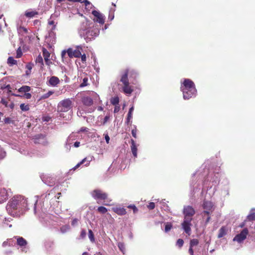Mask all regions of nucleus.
<instances>
[{
    "label": "nucleus",
    "instance_id": "64",
    "mask_svg": "<svg viewBox=\"0 0 255 255\" xmlns=\"http://www.w3.org/2000/svg\"><path fill=\"white\" fill-rule=\"evenodd\" d=\"M80 142L76 141L74 144V146L75 147H78L80 146Z\"/></svg>",
    "mask_w": 255,
    "mask_h": 255
},
{
    "label": "nucleus",
    "instance_id": "9",
    "mask_svg": "<svg viewBox=\"0 0 255 255\" xmlns=\"http://www.w3.org/2000/svg\"><path fill=\"white\" fill-rule=\"evenodd\" d=\"M83 47L81 45L76 46L75 49L73 48H69L67 51L64 50L62 52V56L63 57L67 53L70 58L73 57H80L81 53L82 52Z\"/></svg>",
    "mask_w": 255,
    "mask_h": 255
},
{
    "label": "nucleus",
    "instance_id": "45",
    "mask_svg": "<svg viewBox=\"0 0 255 255\" xmlns=\"http://www.w3.org/2000/svg\"><path fill=\"white\" fill-rule=\"evenodd\" d=\"M247 219L249 221H254L255 220V213H250L248 216Z\"/></svg>",
    "mask_w": 255,
    "mask_h": 255
},
{
    "label": "nucleus",
    "instance_id": "35",
    "mask_svg": "<svg viewBox=\"0 0 255 255\" xmlns=\"http://www.w3.org/2000/svg\"><path fill=\"white\" fill-rule=\"evenodd\" d=\"M7 63L10 65L12 66L17 64L16 60H14L12 57H9L7 59Z\"/></svg>",
    "mask_w": 255,
    "mask_h": 255
},
{
    "label": "nucleus",
    "instance_id": "60",
    "mask_svg": "<svg viewBox=\"0 0 255 255\" xmlns=\"http://www.w3.org/2000/svg\"><path fill=\"white\" fill-rule=\"evenodd\" d=\"M104 135H105V140L107 142V143H109V141H110V138L108 135V134L107 133H104Z\"/></svg>",
    "mask_w": 255,
    "mask_h": 255
},
{
    "label": "nucleus",
    "instance_id": "3",
    "mask_svg": "<svg viewBox=\"0 0 255 255\" xmlns=\"http://www.w3.org/2000/svg\"><path fill=\"white\" fill-rule=\"evenodd\" d=\"M27 200L22 195H15L8 202L6 206L7 213L13 217H19L27 209Z\"/></svg>",
    "mask_w": 255,
    "mask_h": 255
},
{
    "label": "nucleus",
    "instance_id": "2",
    "mask_svg": "<svg viewBox=\"0 0 255 255\" xmlns=\"http://www.w3.org/2000/svg\"><path fill=\"white\" fill-rule=\"evenodd\" d=\"M137 72L133 69L127 68L121 73L120 82L123 84L121 91L123 92L128 96L131 95L133 92V87L130 85H136L137 81L136 78L138 77Z\"/></svg>",
    "mask_w": 255,
    "mask_h": 255
},
{
    "label": "nucleus",
    "instance_id": "51",
    "mask_svg": "<svg viewBox=\"0 0 255 255\" xmlns=\"http://www.w3.org/2000/svg\"><path fill=\"white\" fill-rule=\"evenodd\" d=\"M22 55V52L20 47H19L16 51V58H20Z\"/></svg>",
    "mask_w": 255,
    "mask_h": 255
},
{
    "label": "nucleus",
    "instance_id": "50",
    "mask_svg": "<svg viewBox=\"0 0 255 255\" xmlns=\"http://www.w3.org/2000/svg\"><path fill=\"white\" fill-rule=\"evenodd\" d=\"M36 62L43 64V58L41 56L39 55L36 59Z\"/></svg>",
    "mask_w": 255,
    "mask_h": 255
},
{
    "label": "nucleus",
    "instance_id": "46",
    "mask_svg": "<svg viewBox=\"0 0 255 255\" xmlns=\"http://www.w3.org/2000/svg\"><path fill=\"white\" fill-rule=\"evenodd\" d=\"M6 155V153L0 146V160L2 159Z\"/></svg>",
    "mask_w": 255,
    "mask_h": 255
},
{
    "label": "nucleus",
    "instance_id": "58",
    "mask_svg": "<svg viewBox=\"0 0 255 255\" xmlns=\"http://www.w3.org/2000/svg\"><path fill=\"white\" fill-rule=\"evenodd\" d=\"M81 57V61L84 63L86 61V56L85 54H82L80 56Z\"/></svg>",
    "mask_w": 255,
    "mask_h": 255
},
{
    "label": "nucleus",
    "instance_id": "30",
    "mask_svg": "<svg viewBox=\"0 0 255 255\" xmlns=\"http://www.w3.org/2000/svg\"><path fill=\"white\" fill-rule=\"evenodd\" d=\"M73 137V134H70L69 136L68 137L67 142L65 144V147L68 149L69 150L70 148V144H72V142H70L71 139L73 140L72 138Z\"/></svg>",
    "mask_w": 255,
    "mask_h": 255
},
{
    "label": "nucleus",
    "instance_id": "24",
    "mask_svg": "<svg viewBox=\"0 0 255 255\" xmlns=\"http://www.w3.org/2000/svg\"><path fill=\"white\" fill-rule=\"evenodd\" d=\"M130 143H131L130 148H131V150L132 153L134 157H137V145L136 144V143L134 141V140L132 139H131Z\"/></svg>",
    "mask_w": 255,
    "mask_h": 255
},
{
    "label": "nucleus",
    "instance_id": "21",
    "mask_svg": "<svg viewBox=\"0 0 255 255\" xmlns=\"http://www.w3.org/2000/svg\"><path fill=\"white\" fill-rule=\"evenodd\" d=\"M42 52L46 64L48 65H49L50 64L52 63V62L49 59L50 55L49 52L45 48H43Z\"/></svg>",
    "mask_w": 255,
    "mask_h": 255
},
{
    "label": "nucleus",
    "instance_id": "8",
    "mask_svg": "<svg viewBox=\"0 0 255 255\" xmlns=\"http://www.w3.org/2000/svg\"><path fill=\"white\" fill-rule=\"evenodd\" d=\"M72 108V101L70 99H66L60 101L57 105V112L62 117L61 113L67 112Z\"/></svg>",
    "mask_w": 255,
    "mask_h": 255
},
{
    "label": "nucleus",
    "instance_id": "44",
    "mask_svg": "<svg viewBox=\"0 0 255 255\" xmlns=\"http://www.w3.org/2000/svg\"><path fill=\"white\" fill-rule=\"evenodd\" d=\"M184 244V241L181 239H179L176 243V245L179 248H181Z\"/></svg>",
    "mask_w": 255,
    "mask_h": 255
},
{
    "label": "nucleus",
    "instance_id": "28",
    "mask_svg": "<svg viewBox=\"0 0 255 255\" xmlns=\"http://www.w3.org/2000/svg\"><path fill=\"white\" fill-rule=\"evenodd\" d=\"M17 244L20 247H24L27 244V242L22 237L17 238Z\"/></svg>",
    "mask_w": 255,
    "mask_h": 255
},
{
    "label": "nucleus",
    "instance_id": "5",
    "mask_svg": "<svg viewBox=\"0 0 255 255\" xmlns=\"http://www.w3.org/2000/svg\"><path fill=\"white\" fill-rule=\"evenodd\" d=\"M180 90L184 100H189L197 95V90L194 83L190 79H183L181 81Z\"/></svg>",
    "mask_w": 255,
    "mask_h": 255
},
{
    "label": "nucleus",
    "instance_id": "23",
    "mask_svg": "<svg viewBox=\"0 0 255 255\" xmlns=\"http://www.w3.org/2000/svg\"><path fill=\"white\" fill-rule=\"evenodd\" d=\"M0 103L5 107L9 108L11 109H13L14 108V104L8 99L2 98Z\"/></svg>",
    "mask_w": 255,
    "mask_h": 255
},
{
    "label": "nucleus",
    "instance_id": "57",
    "mask_svg": "<svg viewBox=\"0 0 255 255\" xmlns=\"http://www.w3.org/2000/svg\"><path fill=\"white\" fill-rule=\"evenodd\" d=\"M78 220L77 219H74L72 221V223H71V225L73 226H75L76 225H77L78 224Z\"/></svg>",
    "mask_w": 255,
    "mask_h": 255
},
{
    "label": "nucleus",
    "instance_id": "61",
    "mask_svg": "<svg viewBox=\"0 0 255 255\" xmlns=\"http://www.w3.org/2000/svg\"><path fill=\"white\" fill-rule=\"evenodd\" d=\"M110 117L109 116H106L104 119V121H103V125H105L110 119Z\"/></svg>",
    "mask_w": 255,
    "mask_h": 255
},
{
    "label": "nucleus",
    "instance_id": "40",
    "mask_svg": "<svg viewBox=\"0 0 255 255\" xmlns=\"http://www.w3.org/2000/svg\"><path fill=\"white\" fill-rule=\"evenodd\" d=\"M88 77H85L83 79L82 82L81 83L80 87H84L88 85Z\"/></svg>",
    "mask_w": 255,
    "mask_h": 255
},
{
    "label": "nucleus",
    "instance_id": "29",
    "mask_svg": "<svg viewBox=\"0 0 255 255\" xmlns=\"http://www.w3.org/2000/svg\"><path fill=\"white\" fill-rule=\"evenodd\" d=\"M227 234V229L225 227H222L219 231L218 237L221 238Z\"/></svg>",
    "mask_w": 255,
    "mask_h": 255
},
{
    "label": "nucleus",
    "instance_id": "59",
    "mask_svg": "<svg viewBox=\"0 0 255 255\" xmlns=\"http://www.w3.org/2000/svg\"><path fill=\"white\" fill-rule=\"evenodd\" d=\"M88 128L86 127H82L80 128L79 130L78 131V133L80 132H84V131H88Z\"/></svg>",
    "mask_w": 255,
    "mask_h": 255
},
{
    "label": "nucleus",
    "instance_id": "32",
    "mask_svg": "<svg viewBox=\"0 0 255 255\" xmlns=\"http://www.w3.org/2000/svg\"><path fill=\"white\" fill-rule=\"evenodd\" d=\"M118 247L121 252L123 254H125L126 253V248L124 244L122 242H119L118 243Z\"/></svg>",
    "mask_w": 255,
    "mask_h": 255
},
{
    "label": "nucleus",
    "instance_id": "16",
    "mask_svg": "<svg viewBox=\"0 0 255 255\" xmlns=\"http://www.w3.org/2000/svg\"><path fill=\"white\" fill-rule=\"evenodd\" d=\"M94 157L93 156H88L82 159L80 162L73 168L74 170L78 168L83 164H85V166H87L90 164V162L93 160Z\"/></svg>",
    "mask_w": 255,
    "mask_h": 255
},
{
    "label": "nucleus",
    "instance_id": "17",
    "mask_svg": "<svg viewBox=\"0 0 255 255\" xmlns=\"http://www.w3.org/2000/svg\"><path fill=\"white\" fill-rule=\"evenodd\" d=\"M8 196L7 191L5 188H0V204L6 201Z\"/></svg>",
    "mask_w": 255,
    "mask_h": 255
},
{
    "label": "nucleus",
    "instance_id": "22",
    "mask_svg": "<svg viewBox=\"0 0 255 255\" xmlns=\"http://www.w3.org/2000/svg\"><path fill=\"white\" fill-rule=\"evenodd\" d=\"M229 181L228 179H226L225 180V185L223 189L222 190V194L226 196H229Z\"/></svg>",
    "mask_w": 255,
    "mask_h": 255
},
{
    "label": "nucleus",
    "instance_id": "43",
    "mask_svg": "<svg viewBox=\"0 0 255 255\" xmlns=\"http://www.w3.org/2000/svg\"><path fill=\"white\" fill-rule=\"evenodd\" d=\"M132 118V115H130L128 114V116L126 120V124L128 125H131V119Z\"/></svg>",
    "mask_w": 255,
    "mask_h": 255
},
{
    "label": "nucleus",
    "instance_id": "6",
    "mask_svg": "<svg viewBox=\"0 0 255 255\" xmlns=\"http://www.w3.org/2000/svg\"><path fill=\"white\" fill-rule=\"evenodd\" d=\"M183 214L184 220L181 224L182 228L184 232L189 235L191 231V221L193 220V216L195 214V211L191 206H185L183 208Z\"/></svg>",
    "mask_w": 255,
    "mask_h": 255
},
{
    "label": "nucleus",
    "instance_id": "10",
    "mask_svg": "<svg viewBox=\"0 0 255 255\" xmlns=\"http://www.w3.org/2000/svg\"><path fill=\"white\" fill-rule=\"evenodd\" d=\"M203 211L201 213L203 219L205 218V214H212L215 209L213 203L210 201L204 200L202 204Z\"/></svg>",
    "mask_w": 255,
    "mask_h": 255
},
{
    "label": "nucleus",
    "instance_id": "34",
    "mask_svg": "<svg viewBox=\"0 0 255 255\" xmlns=\"http://www.w3.org/2000/svg\"><path fill=\"white\" fill-rule=\"evenodd\" d=\"M32 67L33 64L31 63H28L26 65V68L27 70L25 72V73L26 75H29L30 74Z\"/></svg>",
    "mask_w": 255,
    "mask_h": 255
},
{
    "label": "nucleus",
    "instance_id": "25",
    "mask_svg": "<svg viewBox=\"0 0 255 255\" xmlns=\"http://www.w3.org/2000/svg\"><path fill=\"white\" fill-rule=\"evenodd\" d=\"M38 14V12L36 10H32L28 9L25 11L24 15L29 18L34 17L36 15Z\"/></svg>",
    "mask_w": 255,
    "mask_h": 255
},
{
    "label": "nucleus",
    "instance_id": "31",
    "mask_svg": "<svg viewBox=\"0 0 255 255\" xmlns=\"http://www.w3.org/2000/svg\"><path fill=\"white\" fill-rule=\"evenodd\" d=\"M88 237L91 242H92V243L95 242L94 235L91 230H89L88 231Z\"/></svg>",
    "mask_w": 255,
    "mask_h": 255
},
{
    "label": "nucleus",
    "instance_id": "13",
    "mask_svg": "<svg viewBox=\"0 0 255 255\" xmlns=\"http://www.w3.org/2000/svg\"><path fill=\"white\" fill-rule=\"evenodd\" d=\"M90 17L94 22L98 23L100 24H103L105 22V16L97 9L93 10L92 16Z\"/></svg>",
    "mask_w": 255,
    "mask_h": 255
},
{
    "label": "nucleus",
    "instance_id": "63",
    "mask_svg": "<svg viewBox=\"0 0 255 255\" xmlns=\"http://www.w3.org/2000/svg\"><path fill=\"white\" fill-rule=\"evenodd\" d=\"M25 98H26L27 99H30L31 97V94H30L29 93H25Z\"/></svg>",
    "mask_w": 255,
    "mask_h": 255
},
{
    "label": "nucleus",
    "instance_id": "27",
    "mask_svg": "<svg viewBox=\"0 0 255 255\" xmlns=\"http://www.w3.org/2000/svg\"><path fill=\"white\" fill-rule=\"evenodd\" d=\"M17 32L19 34L24 36L25 34L28 33V30L23 26H19L17 27Z\"/></svg>",
    "mask_w": 255,
    "mask_h": 255
},
{
    "label": "nucleus",
    "instance_id": "55",
    "mask_svg": "<svg viewBox=\"0 0 255 255\" xmlns=\"http://www.w3.org/2000/svg\"><path fill=\"white\" fill-rule=\"evenodd\" d=\"M131 134H132V135L134 138H136V127L135 126H134V129H132L131 130Z\"/></svg>",
    "mask_w": 255,
    "mask_h": 255
},
{
    "label": "nucleus",
    "instance_id": "18",
    "mask_svg": "<svg viewBox=\"0 0 255 255\" xmlns=\"http://www.w3.org/2000/svg\"><path fill=\"white\" fill-rule=\"evenodd\" d=\"M41 178L43 182L49 186H52L54 184L53 178L46 175H42L41 176Z\"/></svg>",
    "mask_w": 255,
    "mask_h": 255
},
{
    "label": "nucleus",
    "instance_id": "53",
    "mask_svg": "<svg viewBox=\"0 0 255 255\" xmlns=\"http://www.w3.org/2000/svg\"><path fill=\"white\" fill-rule=\"evenodd\" d=\"M86 232L85 230H82L81 232V234H80V237L82 239H84L85 238L86 236Z\"/></svg>",
    "mask_w": 255,
    "mask_h": 255
},
{
    "label": "nucleus",
    "instance_id": "1",
    "mask_svg": "<svg viewBox=\"0 0 255 255\" xmlns=\"http://www.w3.org/2000/svg\"><path fill=\"white\" fill-rule=\"evenodd\" d=\"M196 176L199 179L204 178L202 190L208 192L210 196L213 195L217 190L219 183L220 175L219 172L210 170L209 168H206V165H202L200 169L193 174L190 183L192 194L200 189L199 184L196 185V182H195Z\"/></svg>",
    "mask_w": 255,
    "mask_h": 255
},
{
    "label": "nucleus",
    "instance_id": "11",
    "mask_svg": "<svg viewBox=\"0 0 255 255\" xmlns=\"http://www.w3.org/2000/svg\"><path fill=\"white\" fill-rule=\"evenodd\" d=\"M99 99V95L93 91L89 93V96H85L82 98V101L83 104L87 106H90L93 103V101L96 102Z\"/></svg>",
    "mask_w": 255,
    "mask_h": 255
},
{
    "label": "nucleus",
    "instance_id": "12",
    "mask_svg": "<svg viewBox=\"0 0 255 255\" xmlns=\"http://www.w3.org/2000/svg\"><path fill=\"white\" fill-rule=\"evenodd\" d=\"M92 197L97 201L98 203H100L102 201L107 198V194L103 191L96 189L91 192Z\"/></svg>",
    "mask_w": 255,
    "mask_h": 255
},
{
    "label": "nucleus",
    "instance_id": "37",
    "mask_svg": "<svg viewBox=\"0 0 255 255\" xmlns=\"http://www.w3.org/2000/svg\"><path fill=\"white\" fill-rule=\"evenodd\" d=\"M70 229V227L69 225H65L62 226L60 229V231L62 233H65L69 231Z\"/></svg>",
    "mask_w": 255,
    "mask_h": 255
},
{
    "label": "nucleus",
    "instance_id": "26",
    "mask_svg": "<svg viewBox=\"0 0 255 255\" xmlns=\"http://www.w3.org/2000/svg\"><path fill=\"white\" fill-rule=\"evenodd\" d=\"M53 15H51L50 18L48 19V23L49 25H51L52 26V27H51V31H53V30H54L56 28V24H57V22H55L53 19Z\"/></svg>",
    "mask_w": 255,
    "mask_h": 255
},
{
    "label": "nucleus",
    "instance_id": "19",
    "mask_svg": "<svg viewBox=\"0 0 255 255\" xmlns=\"http://www.w3.org/2000/svg\"><path fill=\"white\" fill-rule=\"evenodd\" d=\"M113 211L121 216L125 215L127 213L126 210L121 206L113 207Z\"/></svg>",
    "mask_w": 255,
    "mask_h": 255
},
{
    "label": "nucleus",
    "instance_id": "15",
    "mask_svg": "<svg viewBox=\"0 0 255 255\" xmlns=\"http://www.w3.org/2000/svg\"><path fill=\"white\" fill-rule=\"evenodd\" d=\"M46 42L48 43V46L50 48L56 42V34L54 31H51L48 34V36L46 37Z\"/></svg>",
    "mask_w": 255,
    "mask_h": 255
},
{
    "label": "nucleus",
    "instance_id": "33",
    "mask_svg": "<svg viewBox=\"0 0 255 255\" xmlns=\"http://www.w3.org/2000/svg\"><path fill=\"white\" fill-rule=\"evenodd\" d=\"M30 90V87L28 86H23L18 90L20 92L26 93Z\"/></svg>",
    "mask_w": 255,
    "mask_h": 255
},
{
    "label": "nucleus",
    "instance_id": "38",
    "mask_svg": "<svg viewBox=\"0 0 255 255\" xmlns=\"http://www.w3.org/2000/svg\"><path fill=\"white\" fill-rule=\"evenodd\" d=\"M15 149L17 150L16 148H15ZM17 150H18L19 151V152L21 153L22 154L27 155H30V154L29 153V152L27 151L26 150H25L24 148H18L17 149Z\"/></svg>",
    "mask_w": 255,
    "mask_h": 255
},
{
    "label": "nucleus",
    "instance_id": "56",
    "mask_svg": "<svg viewBox=\"0 0 255 255\" xmlns=\"http://www.w3.org/2000/svg\"><path fill=\"white\" fill-rule=\"evenodd\" d=\"M115 109L114 112L115 113H118L120 110V106L119 105H115Z\"/></svg>",
    "mask_w": 255,
    "mask_h": 255
},
{
    "label": "nucleus",
    "instance_id": "62",
    "mask_svg": "<svg viewBox=\"0 0 255 255\" xmlns=\"http://www.w3.org/2000/svg\"><path fill=\"white\" fill-rule=\"evenodd\" d=\"M134 110V106L132 105L131 107L129 108L128 114L132 115V112Z\"/></svg>",
    "mask_w": 255,
    "mask_h": 255
},
{
    "label": "nucleus",
    "instance_id": "20",
    "mask_svg": "<svg viewBox=\"0 0 255 255\" xmlns=\"http://www.w3.org/2000/svg\"><path fill=\"white\" fill-rule=\"evenodd\" d=\"M60 83V80L57 77L52 76L48 80V84L52 87H56Z\"/></svg>",
    "mask_w": 255,
    "mask_h": 255
},
{
    "label": "nucleus",
    "instance_id": "4",
    "mask_svg": "<svg viewBox=\"0 0 255 255\" xmlns=\"http://www.w3.org/2000/svg\"><path fill=\"white\" fill-rule=\"evenodd\" d=\"M99 32L97 25L88 19L82 22L78 28L79 36L87 42L94 39L98 36Z\"/></svg>",
    "mask_w": 255,
    "mask_h": 255
},
{
    "label": "nucleus",
    "instance_id": "48",
    "mask_svg": "<svg viewBox=\"0 0 255 255\" xmlns=\"http://www.w3.org/2000/svg\"><path fill=\"white\" fill-rule=\"evenodd\" d=\"M128 208L132 209L133 210V213H136L138 211L137 208L134 205H130L128 206Z\"/></svg>",
    "mask_w": 255,
    "mask_h": 255
},
{
    "label": "nucleus",
    "instance_id": "7",
    "mask_svg": "<svg viewBox=\"0 0 255 255\" xmlns=\"http://www.w3.org/2000/svg\"><path fill=\"white\" fill-rule=\"evenodd\" d=\"M39 220L44 226L50 227L54 225L55 222H58L60 218L53 215L43 213L39 216Z\"/></svg>",
    "mask_w": 255,
    "mask_h": 255
},
{
    "label": "nucleus",
    "instance_id": "49",
    "mask_svg": "<svg viewBox=\"0 0 255 255\" xmlns=\"http://www.w3.org/2000/svg\"><path fill=\"white\" fill-rule=\"evenodd\" d=\"M119 98L118 97L113 98V105H119Z\"/></svg>",
    "mask_w": 255,
    "mask_h": 255
},
{
    "label": "nucleus",
    "instance_id": "41",
    "mask_svg": "<svg viewBox=\"0 0 255 255\" xmlns=\"http://www.w3.org/2000/svg\"><path fill=\"white\" fill-rule=\"evenodd\" d=\"M98 211L101 213L105 214L108 211V209L103 206H100L98 208Z\"/></svg>",
    "mask_w": 255,
    "mask_h": 255
},
{
    "label": "nucleus",
    "instance_id": "54",
    "mask_svg": "<svg viewBox=\"0 0 255 255\" xmlns=\"http://www.w3.org/2000/svg\"><path fill=\"white\" fill-rule=\"evenodd\" d=\"M4 122L5 124H10V123H12V120H11V119L10 118H5L4 119Z\"/></svg>",
    "mask_w": 255,
    "mask_h": 255
},
{
    "label": "nucleus",
    "instance_id": "47",
    "mask_svg": "<svg viewBox=\"0 0 255 255\" xmlns=\"http://www.w3.org/2000/svg\"><path fill=\"white\" fill-rule=\"evenodd\" d=\"M211 214H205V218L203 219L205 220V224L207 225L210 221L211 219Z\"/></svg>",
    "mask_w": 255,
    "mask_h": 255
},
{
    "label": "nucleus",
    "instance_id": "36",
    "mask_svg": "<svg viewBox=\"0 0 255 255\" xmlns=\"http://www.w3.org/2000/svg\"><path fill=\"white\" fill-rule=\"evenodd\" d=\"M53 93L54 92L53 91H49L47 93L42 95L40 98V99H46L49 97L50 96H51Z\"/></svg>",
    "mask_w": 255,
    "mask_h": 255
},
{
    "label": "nucleus",
    "instance_id": "14",
    "mask_svg": "<svg viewBox=\"0 0 255 255\" xmlns=\"http://www.w3.org/2000/svg\"><path fill=\"white\" fill-rule=\"evenodd\" d=\"M249 233L247 228L244 229L240 234H237L234 238L233 241L234 242H237L238 243H242L247 238V236Z\"/></svg>",
    "mask_w": 255,
    "mask_h": 255
},
{
    "label": "nucleus",
    "instance_id": "52",
    "mask_svg": "<svg viewBox=\"0 0 255 255\" xmlns=\"http://www.w3.org/2000/svg\"><path fill=\"white\" fill-rule=\"evenodd\" d=\"M147 208L150 210L153 209L155 208L154 203L153 202H150L147 205Z\"/></svg>",
    "mask_w": 255,
    "mask_h": 255
},
{
    "label": "nucleus",
    "instance_id": "42",
    "mask_svg": "<svg viewBox=\"0 0 255 255\" xmlns=\"http://www.w3.org/2000/svg\"><path fill=\"white\" fill-rule=\"evenodd\" d=\"M172 225L170 223H166L165 226V232H168L172 228Z\"/></svg>",
    "mask_w": 255,
    "mask_h": 255
},
{
    "label": "nucleus",
    "instance_id": "39",
    "mask_svg": "<svg viewBox=\"0 0 255 255\" xmlns=\"http://www.w3.org/2000/svg\"><path fill=\"white\" fill-rule=\"evenodd\" d=\"M20 108L23 111H27L29 110V106L24 104H21L20 105Z\"/></svg>",
    "mask_w": 255,
    "mask_h": 255
}]
</instances>
